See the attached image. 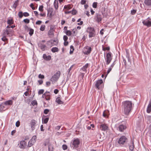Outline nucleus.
Wrapping results in <instances>:
<instances>
[{
  "label": "nucleus",
  "instance_id": "nucleus-16",
  "mask_svg": "<svg viewBox=\"0 0 151 151\" xmlns=\"http://www.w3.org/2000/svg\"><path fill=\"white\" fill-rule=\"evenodd\" d=\"M37 122L34 119H32L30 122L31 128L32 131H33L35 129V127Z\"/></svg>",
  "mask_w": 151,
  "mask_h": 151
},
{
  "label": "nucleus",
  "instance_id": "nucleus-37",
  "mask_svg": "<svg viewBox=\"0 0 151 151\" xmlns=\"http://www.w3.org/2000/svg\"><path fill=\"white\" fill-rule=\"evenodd\" d=\"M34 29L32 28H30L29 29V34L30 36H32L34 33Z\"/></svg>",
  "mask_w": 151,
  "mask_h": 151
},
{
  "label": "nucleus",
  "instance_id": "nucleus-24",
  "mask_svg": "<svg viewBox=\"0 0 151 151\" xmlns=\"http://www.w3.org/2000/svg\"><path fill=\"white\" fill-rule=\"evenodd\" d=\"M19 0H17L16 1H15L14 4H13L12 6V7H13V8H14V9L15 10L16 9L17 6L19 4Z\"/></svg>",
  "mask_w": 151,
  "mask_h": 151
},
{
  "label": "nucleus",
  "instance_id": "nucleus-20",
  "mask_svg": "<svg viewBox=\"0 0 151 151\" xmlns=\"http://www.w3.org/2000/svg\"><path fill=\"white\" fill-rule=\"evenodd\" d=\"M151 111V98L149 102V104L147 109V113H150Z\"/></svg>",
  "mask_w": 151,
  "mask_h": 151
},
{
  "label": "nucleus",
  "instance_id": "nucleus-52",
  "mask_svg": "<svg viewBox=\"0 0 151 151\" xmlns=\"http://www.w3.org/2000/svg\"><path fill=\"white\" fill-rule=\"evenodd\" d=\"M112 68H111V67H109V68H108V69L107 71V75L108 73H109L111 71ZM107 75L106 76V77H105V78L106 77Z\"/></svg>",
  "mask_w": 151,
  "mask_h": 151
},
{
  "label": "nucleus",
  "instance_id": "nucleus-25",
  "mask_svg": "<svg viewBox=\"0 0 151 151\" xmlns=\"http://www.w3.org/2000/svg\"><path fill=\"white\" fill-rule=\"evenodd\" d=\"M73 7V5L71 4L65 5L64 7V9H66L68 10L71 9Z\"/></svg>",
  "mask_w": 151,
  "mask_h": 151
},
{
  "label": "nucleus",
  "instance_id": "nucleus-30",
  "mask_svg": "<svg viewBox=\"0 0 151 151\" xmlns=\"http://www.w3.org/2000/svg\"><path fill=\"white\" fill-rule=\"evenodd\" d=\"M88 65V63H87L86 64L84 65L83 66V67L81 68V69L83 71H86Z\"/></svg>",
  "mask_w": 151,
  "mask_h": 151
},
{
  "label": "nucleus",
  "instance_id": "nucleus-13",
  "mask_svg": "<svg viewBox=\"0 0 151 151\" xmlns=\"http://www.w3.org/2000/svg\"><path fill=\"white\" fill-rule=\"evenodd\" d=\"M42 97L47 101L50 100V93L49 91H46L43 94Z\"/></svg>",
  "mask_w": 151,
  "mask_h": 151
},
{
  "label": "nucleus",
  "instance_id": "nucleus-22",
  "mask_svg": "<svg viewBox=\"0 0 151 151\" xmlns=\"http://www.w3.org/2000/svg\"><path fill=\"white\" fill-rule=\"evenodd\" d=\"M9 34V31L7 29L4 30L3 31V33L2 34V36H6Z\"/></svg>",
  "mask_w": 151,
  "mask_h": 151
},
{
  "label": "nucleus",
  "instance_id": "nucleus-34",
  "mask_svg": "<svg viewBox=\"0 0 151 151\" xmlns=\"http://www.w3.org/2000/svg\"><path fill=\"white\" fill-rule=\"evenodd\" d=\"M51 51L53 52H55L58 51L59 50L58 47H53L52 48Z\"/></svg>",
  "mask_w": 151,
  "mask_h": 151
},
{
  "label": "nucleus",
  "instance_id": "nucleus-26",
  "mask_svg": "<svg viewBox=\"0 0 151 151\" xmlns=\"http://www.w3.org/2000/svg\"><path fill=\"white\" fill-rule=\"evenodd\" d=\"M49 117H46L44 118L43 117L42 118V123L47 124L49 120Z\"/></svg>",
  "mask_w": 151,
  "mask_h": 151
},
{
  "label": "nucleus",
  "instance_id": "nucleus-14",
  "mask_svg": "<svg viewBox=\"0 0 151 151\" xmlns=\"http://www.w3.org/2000/svg\"><path fill=\"white\" fill-rule=\"evenodd\" d=\"M100 127L101 130L106 131L109 129V127L108 125L104 123H102L100 125Z\"/></svg>",
  "mask_w": 151,
  "mask_h": 151
},
{
  "label": "nucleus",
  "instance_id": "nucleus-51",
  "mask_svg": "<svg viewBox=\"0 0 151 151\" xmlns=\"http://www.w3.org/2000/svg\"><path fill=\"white\" fill-rule=\"evenodd\" d=\"M67 148V146L66 145H63L62 146V148L63 150H66Z\"/></svg>",
  "mask_w": 151,
  "mask_h": 151
},
{
  "label": "nucleus",
  "instance_id": "nucleus-18",
  "mask_svg": "<svg viewBox=\"0 0 151 151\" xmlns=\"http://www.w3.org/2000/svg\"><path fill=\"white\" fill-rule=\"evenodd\" d=\"M110 114L109 111L108 110H104L103 113V116L106 118H108Z\"/></svg>",
  "mask_w": 151,
  "mask_h": 151
},
{
  "label": "nucleus",
  "instance_id": "nucleus-40",
  "mask_svg": "<svg viewBox=\"0 0 151 151\" xmlns=\"http://www.w3.org/2000/svg\"><path fill=\"white\" fill-rule=\"evenodd\" d=\"M134 147L133 142L132 143V145L129 146V150L132 151H133L134 150Z\"/></svg>",
  "mask_w": 151,
  "mask_h": 151
},
{
  "label": "nucleus",
  "instance_id": "nucleus-47",
  "mask_svg": "<svg viewBox=\"0 0 151 151\" xmlns=\"http://www.w3.org/2000/svg\"><path fill=\"white\" fill-rule=\"evenodd\" d=\"M67 77H69L71 75L72 73L71 72H70V71H69V70H68L67 72Z\"/></svg>",
  "mask_w": 151,
  "mask_h": 151
},
{
  "label": "nucleus",
  "instance_id": "nucleus-50",
  "mask_svg": "<svg viewBox=\"0 0 151 151\" xmlns=\"http://www.w3.org/2000/svg\"><path fill=\"white\" fill-rule=\"evenodd\" d=\"M92 6L93 8H96L97 7V2H93L92 5Z\"/></svg>",
  "mask_w": 151,
  "mask_h": 151
},
{
  "label": "nucleus",
  "instance_id": "nucleus-2",
  "mask_svg": "<svg viewBox=\"0 0 151 151\" xmlns=\"http://www.w3.org/2000/svg\"><path fill=\"white\" fill-rule=\"evenodd\" d=\"M80 140L78 138L73 139L70 143V147L73 149L78 148L80 145Z\"/></svg>",
  "mask_w": 151,
  "mask_h": 151
},
{
  "label": "nucleus",
  "instance_id": "nucleus-21",
  "mask_svg": "<svg viewBox=\"0 0 151 151\" xmlns=\"http://www.w3.org/2000/svg\"><path fill=\"white\" fill-rule=\"evenodd\" d=\"M43 58L45 60H49L51 59V57L50 55L47 56L45 54L43 55Z\"/></svg>",
  "mask_w": 151,
  "mask_h": 151
},
{
  "label": "nucleus",
  "instance_id": "nucleus-42",
  "mask_svg": "<svg viewBox=\"0 0 151 151\" xmlns=\"http://www.w3.org/2000/svg\"><path fill=\"white\" fill-rule=\"evenodd\" d=\"M13 21L12 19H8L7 21V23L8 24H12L13 23Z\"/></svg>",
  "mask_w": 151,
  "mask_h": 151
},
{
  "label": "nucleus",
  "instance_id": "nucleus-48",
  "mask_svg": "<svg viewBox=\"0 0 151 151\" xmlns=\"http://www.w3.org/2000/svg\"><path fill=\"white\" fill-rule=\"evenodd\" d=\"M23 21L25 23L28 24L29 22V20L28 19H24L23 20Z\"/></svg>",
  "mask_w": 151,
  "mask_h": 151
},
{
  "label": "nucleus",
  "instance_id": "nucleus-43",
  "mask_svg": "<svg viewBox=\"0 0 151 151\" xmlns=\"http://www.w3.org/2000/svg\"><path fill=\"white\" fill-rule=\"evenodd\" d=\"M4 106L3 104H0V112H1L4 110Z\"/></svg>",
  "mask_w": 151,
  "mask_h": 151
},
{
  "label": "nucleus",
  "instance_id": "nucleus-28",
  "mask_svg": "<svg viewBox=\"0 0 151 151\" xmlns=\"http://www.w3.org/2000/svg\"><path fill=\"white\" fill-rule=\"evenodd\" d=\"M13 104V101L12 100L7 101L4 103V104L6 105H11Z\"/></svg>",
  "mask_w": 151,
  "mask_h": 151
},
{
  "label": "nucleus",
  "instance_id": "nucleus-39",
  "mask_svg": "<svg viewBox=\"0 0 151 151\" xmlns=\"http://www.w3.org/2000/svg\"><path fill=\"white\" fill-rule=\"evenodd\" d=\"M45 26L44 25H42L40 28V30L41 31H43L45 30Z\"/></svg>",
  "mask_w": 151,
  "mask_h": 151
},
{
  "label": "nucleus",
  "instance_id": "nucleus-4",
  "mask_svg": "<svg viewBox=\"0 0 151 151\" xmlns=\"http://www.w3.org/2000/svg\"><path fill=\"white\" fill-rule=\"evenodd\" d=\"M37 139V137L35 135L32 136L31 139L29 141L27 146L26 149L28 150L29 148L32 146L35 142Z\"/></svg>",
  "mask_w": 151,
  "mask_h": 151
},
{
  "label": "nucleus",
  "instance_id": "nucleus-60",
  "mask_svg": "<svg viewBox=\"0 0 151 151\" xmlns=\"http://www.w3.org/2000/svg\"><path fill=\"white\" fill-rule=\"evenodd\" d=\"M30 7L33 10H35V8L34 7V4L33 3H31L30 4Z\"/></svg>",
  "mask_w": 151,
  "mask_h": 151
},
{
  "label": "nucleus",
  "instance_id": "nucleus-33",
  "mask_svg": "<svg viewBox=\"0 0 151 151\" xmlns=\"http://www.w3.org/2000/svg\"><path fill=\"white\" fill-rule=\"evenodd\" d=\"M48 151H53V147L52 145L50 144H48Z\"/></svg>",
  "mask_w": 151,
  "mask_h": 151
},
{
  "label": "nucleus",
  "instance_id": "nucleus-63",
  "mask_svg": "<svg viewBox=\"0 0 151 151\" xmlns=\"http://www.w3.org/2000/svg\"><path fill=\"white\" fill-rule=\"evenodd\" d=\"M47 45L48 46L50 47L52 46H51V42L50 40L47 41Z\"/></svg>",
  "mask_w": 151,
  "mask_h": 151
},
{
  "label": "nucleus",
  "instance_id": "nucleus-54",
  "mask_svg": "<svg viewBox=\"0 0 151 151\" xmlns=\"http://www.w3.org/2000/svg\"><path fill=\"white\" fill-rule=\"evenodd\" d=\"M23 16L25 17H27L29 15V14L27 12H24L23 13Z\"/></svg>",
  "mask_w": 151,
  "mask_h": 151
},
{
  "label": "nucleus",
  "instance_id": "nucleus-45",
  "mask_svg": "<svg viewBox=\"0 0 151 151\" xmlns=\"http://www.w3.org/2000/svg\"><path fill=\"white\" fill-rule=\"evenodd\" d=\"M44 92V90L43 89H41L38 92V94L39 95H40L42 94Z\"/></svg>",
  "mask_w": 151,
  "mask_h": 151
},
{
  "label": "nucleus",
  "instance_id": "nucleus-19",
  "mask_svg": "<svg viewBox=\"0 0 151 151\" xmlns=\"http://www.w3.org/2000/svg\"><path fill=\"white\" fill-rule=\"evenodd\" d=\"M51 46L56 45L58 44V41L57 40L51 39L50 40Z\"/></svg>",
  "mask_w": 151,
  "mask_h": 151
},
{
  "label": "nucleus",
  "instance_id": "nucleus-29",
  "mask_svg": "<svg viewBox=\"0 0 151 151\" xmlns=\"http://www.w3.org/2000/svg\"><path fill=\"white\" fill-rule=\"evenodd\" d=\"M54 6L56 10L58 9V4L57 0L56 1V0H55L54 2Z\"/></svg>",
  "mask_w": 151,
  "mask_h": 151
},
{
  "label": "nucleus",
  "instance_id": "nucleus-12",
  "mask_svg": "<svg viewBox=\"0 0 151 151\" xmlns=\"http://www.w3.org/2000/svg\"><path fill=\"white\" fill-rule=\"evenodd\" d=\"M45 42V40H42L38 44V47L42 51H45L46 48V45L44 44Z\"/></svg>",
  "mask_w": 151,
  "mask_h": 151
},
{
  "label": "nucleus",
  "instance_id": "nucleus-49",
  "mask_svg": "<svg viewBox=\"0 0 151 151\" xmlns=\"http://www.w3.org/2000/svg\"><path fill=\"white\" fill-rule=\"evenodd\" d=\"M50 110L48 109H45L44 110V113L45 114H47L49 112Z\"/></svg>",
  "mask_w": 151,
  "mask_h": 151
},
{
  "label": "nucleus",
  "instance_id": "nucleus-11",
  "mask_svg": "<svg viewBox=\"0 0 151 151\" xmlns=\"http://www.w3.org/2000/svg\"><path fill=\"white\" fill-rule=\"evenodd\" d=\"M142 22L144 25L147 27H150L151 26V19L149 17L145 20H144Z\"/></svg>",
  "mask_w": 151,
  "mask_h": 151
},
{
  "label": "nucleus",
  "instance_id": "nucleus-27",
  "mask_svg": "<svg viewBox=\"0 0 151 151\" xmlns=\"http://www.w3.org/2000/svg\"><path fill=\"white\" fill-rule=\"evenodd\" d=\"M56 102L59 104H63V102L60 100V97H58L56 99Z\"/></svg>",
  "mask_w": 151,
  "mask_h": 151
},
{
  "label": "nucleus",
  "instance_id": "nucleus-38",
  "mask_svg": "<svg viewBox=\"0 0 151 151\" xmlns=\"http://www.w3.org/2000/svg\"><path fill=\"white\" fill-rule=\"evenodd\" d=\"M56 29L55 25L54 24H52L50 25V29L53 30L55 31Z\"/></svg>",
  "mask_w": 151,
  "mask_h": 151
},
{
  "label": "nucleus",
  "instance_id": "nucleus-10",
  "mask_svg": "<svg viewBox=\"0 0 151 151\" xmlns=\"http://www.w3.org/2000/svg\"><path fill=\"white\" fill-rule=\"evenodd\" d=\"M103 83V81L102 79L96 81L95 83V86L96 88L98 89H101V87L102 86Z\"/></svg>",
  "mask_w": 151,
  "mask_h": 151
},
{
  "label": "nucleus",
  "instance_id": "nucleus-62",
  "mask_svg": "<svg viewBox=\"0 0 151 151\" xmlns=\"http://www.w3.org/2000/svg\"><path fill=\"white\" fill-rule=\"evenodd\" d=\"M50 81L46 82V85L47 87L49 86L50 85Z\"/></svg>",
  "mask_w": 151,
  "mask_h": 151
},
{
  "label": "nucleus",
  "instance_id": "nucleus-3",
  "mask_svg": "<svg viewBox=\"0 0 151 151\" xmlns=\"http://www.w3.org/2000/svg\"><path fill=\"white\" fill-rule=\"evenodd\" d=\"M104 55L105 56V52L104 53ZM106 61V64L109 65L111 63L112 59V55L111 52H109L106 54V57H105Z\"/></svg>",
  "mask_w": 151,
  "mask_h": 151
},
{
  "label": "nucleus",
  "instance_id": "nucleus-41",
  "mask_svg": "<svg viewBox=\"0 0 151 151\" xmlns=\"http://www.w3.org/2000/svg\"><path fill=\"white\" fill-rule=\"evenodd\" d=\"M18 16H19V17L20 18H21L23 16V13L22 12H19L18 14Z\"/></svg>",
  "mask_w": 151,
  "mask_h": 151
},
{
  "label": "nucleus",
  "instance_id": "nucleus-1",
  "mask_svg": "<svg viewBox=\"0 0 151 151\" xmlns=\"http://www.w3.org/2000/svg\"><path fill=\"white\" fill-rule=\"evenodd\" d=\"M134 104H132V101H126L122 103V109L126 115H129L132 111Z\"/></svg>",
  "mask_w": 151,
  "mask_h": 151
},
{
  "label": "nucleus",
  "instance_id": "nucleus-31",
  "mask_svg": "<svg viewBox=\"0 0 151 151\" xmlns=\"http://www.w3.org/2000/svg\"><path fill=\"white\" fill-rule=\"evenodd\" d=\"M54 31L50 29L48 31L47 34L48 36H53L54 35Z\"/></svg>",
  "mask_w": 151,
  "mask_h": 151
},
{
  "label": "nucleus",
  "instance_id": "nucleus-46",
  "mask_svg": "<svg viewBox=\"0 0 151 151\" xmlns=\"http://www.w3.org/2000/svg\"><path fill=\"white\" fill-rule=\"evenodd\" d=\"M71 11V13L73 15H75L77 13V11L76 10L74 9H73Z\"/></svg>",
  "mask_w": 151,
  "mask_h": 151
},
{
  "label": "nucleus",
  "instance_id": "nucleus-53",
  "mask_svg": "<svg viewBox=\"0 0 151 151\" xmlns=\"http://www.w3.org/2000/svg\"><path fill=\"white\" fill-rule=\"evenodd\" d=\"M136 10L134 9H133L131 11V13L132 15H134L136 14Z\"/></svg>",
  "mask_w": 151,
  "mask_h": 151
},
{
  "label": "nucleus",
  "instance_id": "nucleus-44",
  "mask_svg": "<svg viewBox=\"0 0 151 151\" xmlns=\"http://www.w3.org/2000/svg\"><path fill=\"white\" fill-rule=\"evenodd\" d=\"M31 104H32L33 106H34L35 105H37V101L36 100H34L33 101H32L31 103Z\"/></svg>",
  "mask_w": 151,
  "mask_h": 151
},
{
  "label": "nucleus",
  "instance_id": "nucleus-7",
  "mask_svg": "<svg viewBox=\"0 0 151 151\" xmlns=\"http://www.w3.org/2000/svg\"><path fill=\"white\" fill-rule=\"evenodd\" d=\"M92 51V48L91 47L88 46H85L83 50V53L86 55L89 54Z\"/></svg>",
  "mask_w": 151,
  "mask_h": 151
},
{
  "label": "nucleus",
  "instance_id": "nucleus-8",
  "mask_svg": "<svg viewBox=\"0 0 151 151\" xmlns=\"http://www.w3.org/2000/svg\"><path fill=\"white\" fill-rule=\"evenodd\" d=\"M26 139H25L24 140L20 141L19 144H18L19 147L21 149H26L27 145V143L25 141V140Z\"/></svg>",
  "mask_w": 151,
  "mask_h": 151
},
{
  "label": "nucleus",
  "instance_id": "nucleus-5",
  "mask_svg": "<svg viewBox=\"0 0 151 151\" xmlns=\"http://www.w3.org/2000/svg\"><path fill=\"white\" fill-rule=\"evenodd\" d=\"M87 32L89 33V37L91 38L95 35V30L94 28L91 27H88L86 30Z\"/></svg>",
  "mask_w": 151,
  "mask_h": 151
},
{
  "label": "nucleus",
  "instance_id": "nucleus-15",
  "mask_svg": "<svg viewBox=\"0 0 151 151\" xmlns=\"http://www.w3.org/2000/svg\"><path fill=\"white\" fill-rule=\"evenodd\" d=\"M94 18L95 20L98 23H99L102 20V15L101 14L98 13H96V16Z\"/></svg>",
  "mask_w": 151,
  "mask_h": 151
},
{
  "label": "nucleus",
  "instance_id": "nucleus-6",
  "mask_svg": "<svg viewBox=\"0 0 151 151\" xmlns=\"http://www.w3.org/2000/svg\"><path fill=\"white\" fill-rule=\"evenodd\" d=\"M60 72L59 71H57L50 79V81H52V82H55L57 81L60 77Z\"/></svg>",
  "mask_w": 151,
  "mask_h": 151
},
{
  "label": "nucleus",
  "instance_id": "nucleus-9",
  "mask_svg": "<svg viewBox=\"0 0 151 151\" xmlns=\"http://www.w3.org/2000/svg\"><path fill=\"white\" fill-rule=\"evenodd\" d=\"M127 140V138L124 136H122L119 139L118 141V144L120 145L124 144Z\"/></svg>",
  "mask_w": 151,
  "mask_h": 151
},
{
  "label": "nucleus",
  "instance_id": "nucleus-61",
  "mask_svg": "<svg viewBox=\"0 0 151 151\" xmlns=\"http://www.w3.org/2000/svg\"><path fill=\"white\" fill-rule=\"evenodd\" d=\"M122 58L123 60V62L124 63V65L125 66H126L127 64L126 61L123 57H122Z\"/></svg>",
  "mask_w": 151,
  "mask_h": 151
},
{
  "label": "nucleus",
  "instance_id": "nucleus-57",
  "mask_svg": "<svg viewBox=\"0 0 151 151\" xmlns=\"http://www.w3.org/2000/svg\"><path fill=\"white\" fill-rule=\"evenodd\" d=\"M38 77L40 79H44L45 78L44 75H41V74H40L38 75Z\"/></svg>",
  "mask_w": 151,
  "mask_h": 151
},
{
  "label": "nucleus",
  "instance_id": "nucleus-59",
  "mask_svg": "<svg viewBox=\"0 0 151 151\" xmlns=\"http://www.w3.org/2000/svg\"><path fill=\"white\" fill-rule=\"evenodd\" d=\"M63 39L64 41H67L68 39V37L66 35H65L63 37Z\"/></svg>",
  "mask_w": 151,
  "mask_h": 151
},
{
  "label": "nucleus",
  "instance_id": "nucleus-17",
  "mask_svg": "<svg viewBox=\"0 0 151 151\" xmlns=\"http://www.w3.org/2000/svg\"><path fill=\"white\" fill-rule=\"evenodd\" d=\"M126 128V127L125 124H121L118 127V129L119 131L123 132Z\"/></svg>",
  "mask_w": 151,
  "mask_h": 151
},
{
  "label": "nucleus",
  "instance_id": "nucleus-35",
  "mask_svg": "<svg viewBox=\"0 0 151 151\" xmlns=\"http://www.w3.org/2000/svg\"><path fill=\"white\" fill-rule=\"evenodd\" d=\"M1 40L5 42L4 44V45L6 43H7L8 39L6 38V36H3L1 38Z\"/></svg>",
  "mask_w": 151,
  "mask_h": 151
},
{
  "label": "nucleus",
  "instance_id": "nucleus-56",
  "mask_svg": "<svg viewBox=\"0 0 151 151\" xmlns=\"http://www.w3.org/2000/svg\"><path fill=\"white\" fill-rule=\"evenodd\" d=\"M43 6L42 5L40 6L39 8V10L40 12H42L43 11Z\"/></svg>",
  "mask_w": 151,
  "mask_h": 151
},
{
  "label": "nucleus",
  "instance_id": "nucleus-55",
  "mask_svg": "<svg viewBox=\"0 0 151 151\" xmlns=\"http://www.w3.org/2000/svg\"><path fill=\"white\" fill-rule=\"evenodd\" d=\"M126 57L127 58H130L129 55V52H128L127 50H126Z\"/></svg>",
  "mask_w": 151,
  "mask_h": 151
},
{
  "label": "nucleus",
  "instance_id": "nucleus-23",
  "mask_svg": "<svg viewBox=\"0 0 151 151\" xmlns=\"http://www.w3.org/2000/svg\"><path fill=\"white\" fill-rule=\"evenodd\" d=\"M144 3L147 6H151V0H145Z\"/></svg>",
  "mask_w": 151,
  "mask_h": 151
},
{
  "label": "nucleus",
  "instance_id": "nucleus-32",
  "mask_svg": "<svg viewBox=\"0 0 151 151\" xmlns=\"http://www.w3.org/2000/svg\"><path fill=\"white\" fill-rule=\"evenodd\" d=\"M147 133L148 136L151 137V124L149 126Z\"/></svg>",
  "mask_w": 151,
  "mask_h": 151
},
{
  "label": "nucleus",
  "instance_id": "nucleus-58",
  "mask_svg": "<svg viewBox=\"0 0 151 151\" xmlns=\"http://www.w3.org/2000/svg\"><path fill=\"white\" fill-rule=\"evenodd\" d=\"M86 0H81V4L82 5L85 4L86 3Z\"/></svg>",
  "mask_w": 151,
  "mask_h": 151
},
{
  "label": "nucleus",
  "instance_id": "nucleus-36",
  "mask_svg": "<svg viewBox=\"0 0 151 151\" xmlns=\"http://www.w3.org/2000/svg\"><path fill=\"white\" fill-rule=\"evenodd\" d=\"M64 32L68 36H70L72 35L71 32L69 30Z\"/></svg>",
  "mask_w": 151,
  "mask_h": 151
},
{
  "label": "nucleus",
  "instance_id": "nucleus-64",
  "mask_svg": "<svg viewBox=\"0 0 151 151\" xmlns=\"http://www.w3.org/2000/svg\"><path fill=\"white\" fill-rule=\"evenodd\" d=\"M42 21H40V20H38L36 22V24L40 25L41 24V23H42Z\"/></svg>",
  "mask_w": 151,
  "mask_h": 151
}]
</instances>
